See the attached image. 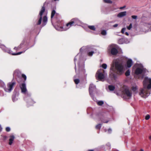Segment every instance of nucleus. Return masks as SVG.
Returning a JSON list of instances; mask_svg holds the SVG:
<instances>
[{"mask_svg":"<svg viewBox=\"0 0 151 151\" xmlns=\"http://www.w3.org/2000/svg\"><path fill=\"white\" fill-rule=\"evenodd\" d=\"M125 7H126L125 6H123L120 7L119 9H122L125 8Z\"/></svg>","mask_w":151,"mask_h":151,"instance_id":"79ce46f5","label":"nucleus"},{"mask_svg":"<svg viewBox=\"0 0 151 151\" xmlns=\"http://www.w3.org/2000/svg\"><path fill=\"white\" fill-rule=\"evenodd\" d=\"M102 67L104 69H106L107 68V65L106 64L104 63L102 65Z\"/></svg>","mask_w":151,"mask_h":151,"instance_id":"7c9ffc66","label":"nucleus"},{"mask_svg":"<svg viewBox=\"0 0 151 151\" xmlns=\"http://www.w3.org/2000/svg\"><path fill=\"white\" fill-rule=\"evenodd\" d=\"M96 90V86L93 84H90L89 88V93L90 95L92 94L93 91Z\"/></svg>","mask_w":151,"mask_h":151,"instance_id":"1a4fd4ad","label":"nucleus"},{"mask_svg":"<svg viewBox=\"0 0 151 151\" xmlns=\"http://www.w3.org/2000/svg\"><path fill=\"white\" fill-rule=\"evenodd\" d=\"M108 131L109 133H110L111 132V129H109Z\"/></svg>","mask_w":151,"mask_h":151,"instance_id":"ea45409f","label":"nucleus"},{"mask_svg":"<svg viewBox=\"0 0 151 151\" xmlns=\"http://www.w3.org/2000/svg\"><path fill=\"white\" fill-rule=\"evenodd\" d=\"M94 52L93 51H92L91 52H88V55L89 56H92L93 53H94Z\"/></svg>","mask_w":151,"mask_h":151,"instance_id":"2f4dec72","label":"nucleus"},{"mask_svg":"<svg viewBox=\"0 0 151 151\" xmlns=\"http://www.w3.org/2000/svg\"><path fill=\"white\" fill-rule=\"evenodd\" d=\"M126 14V12H122L119 13L117 15V17H122L125 16Z\"/></svg>","mask_w":151,"mask_h":151,"instance_id":"dca6fc26","label":"nucleus"},{"mask_svg":"<svg viewBox=\"0 0 151 151\" xmlns=\"http://www.w3.org/2000/svg\"><path fill=\"white\" fill-rule=\"evenodd\" d=\"M4 138L5 139V138H6V136H4Z\"/></svg>","mask_w":151,"mask_h":151,"instance_id":"8fccbe9b","label":"nucleus"},{"mask_svg":"<svg viewBox=\"0 0 151 151\" xmlns=\"http://www.w3.org/2000/svg\"><path fill=\"white\" fill-rule=\"evenodd\" d=\"M104 1L107 3L111 4L112 3V1L111 0H104Z\"/></svg>","mask_w":151,"mask_h":151,"instance_id":"c756f323","label":"nucleus"},{"mask_svg":"<svg viewBox=\"0 0 151 151\" xmlns=\"http://www.w3.org/2000/svg\"><path fill=\"white\" fill-rule=\"evenodd\" d=\"M130 72L129 70H127L125 73V75L126 76H127L130 75Z\"/></svg>","mask_w":151,"mask_h":151,"instance_id":"393cba45","label":"nucleus"},{"mask_svg":"<svg viewBox=\"0 0 151 151\" xmlns=\"http://www.w3.org/2000/svg\"><path fill=\"white\" fill-rule=\"evenodd\" d=\"M115 68L116 73L119 75H121L124 73V67L122 63L116 61L115 63Z\"/></svg>","mask_w":151,"mask_h":151,"instance_id":"f03ea898","label":"nucleus"},{"mask_svg":"<svg viewBox=\"0 0 151 151\" xmlns=\"http://www.w3.org/2000/svg\"><path fill=\"white\" fill-rule=\"evenodd\" d=\"M132 17L133 19H137V16L135 15H132Z\"/></svg>","mask_w":151,"mask_h":151,"instance_id":"58836bf2","label":"nucleus"},{"mask_svg":"<svg viewBox=\"0 0 151 151\" xmlns=\"http://www.w3.org/2000/svg\"><path fill=\"white\" fill-rule=\"evenodd\" d=\"M150 117V115L149 114H147L146 115L145 117V119L146 120H148L149 119Z\"/></svg>","mask_w":151,"mask_h":151,"instance_id":"f704fd0d","label":"nucleus"},{"mask_svg":"<svg viewBox=\"0 0 151 151\" xmlns=\"http://www.w3.org/2000/svg\"><path fill=\"white\" fill-rule=\"evenodd\" d=\"M133 64L132 61L131 59H129L127 61V65L128 68H130Z\"/></svg>","mask_w":151,"mask_h":151,"instance_id":"4468645a","label":"nucleus"},{"mask_svg":"<svg viewBox=\"0 0 151 151\" xmlns=\"http://www.w3.org/2000/svg\"><path fill=\"white\" fill-rule=\"evenodd\" d=\"M28 103L29 104L32 105V104H34L35 102L32 99H29L28 100Z\"/></svg>","mask_w":151,"mask_h":151,"instance_id":"6ab92c4d","label":"nucleus"},{"mask_svg":"<svg viewBox=\"0 0 151 151\" xmlns=\"http://www.w3.org/2000/svg\"><path fill=\"white\" fill-rule=\"evenodd\" d=\"M88 151H94L93 150H88Z\"/></svg>","mask_w":151,"mask_h":151,"instance_id":"a18cd8bd","label":"nucleus"},{"mask_svg":"<svg viewBox=\"0 0 151 151\" xmlns=\"http://www.w3.org/2000/svg\"><path fill=\"white\" fill-rule=\"evenodd\" d=\"M80 23L79 20L77 18H74L72 19L68 23L66 24L67 29H69L72 26H75Z\"/></svg>","mask_w":151,"mask_h":151,"instance_id":"7ed1b4c3","label":"nucleus"},{"mask_svg":"<svg viewBox=\"0 0 151 151\" xmlns=\"http://www.w3.org/2000/svg\"><path fill=\"white\" fill-rule=\"evenodd\" d=\"M125 29H126L125 28H123L122 29L121 32L122 34L124 33V32L125 30Z\"/></svg>","mask_w":151,"mask_h":151,"instance_id":"e433bc0d","label":"nucleus"},{"mask_svg":"<svg viewBox=\"0 0 151 151\" xmlns=\"http://www.w3.org/2000/svg\"><path fill=\"white\" fill-rule=\"evenodd\" d=\"M100 119H101V122H102L103 123H108V122H109V121L108 120H107V121H103L102 119L101 118Z\"/></svg>","mask_w":151,"mask_h":151,"instance_id":"c9c22d12","label":"nucleus"},{"mask_svg":"<svg viewBox=\"0 0 151 151\" xmlns=\"http://www.w3.org/2000/svg\"><path fill=\"white\" fill-rule=\"evenodd\" d=\"M16 83L14 81H12L9 83L7 85L6 88L5 85H4L3 87L5 91L6 92H10L13 89V87L16 85Z\"/></svg>","mask_w":151,"mask_h":151,"instance_id":"20e7f679","label":"nucleus"},{"mask_svg":"<svg viewBox=\"0 0 151 151\" xmlns=\"http://www.w3.org/2000/svg\"><path fill=\"white\" fill-rule=\"evenodd\" d=\"M101 124H98L96 126V129H100L101 127Z\"/></svg>","mask_w":151,"mask_h":151,"instance_id":"4be33fe9","label":"nucleus"},{"mask_svg":"<svg viewBox=\"0 0 151 151\" xmlns=\"http://www.w3.org/2000/svg\"><path fill=\"white\" fill-rule=\"evenodd\" d=\"M20 88L21 90V92L22 93L26 94L27 91L26 84L24 82L19 85Z\"/></svg>","mask_w":151,"mask_h":151,"instance_id":"6e6552de","label":"nucleus"},{"mask_svg":"<svg viewBox=\"0 0 151 151\" xmlns=\"http://www.w3.org/2000/svg\"><path fill=\"white\" fill-rule=\"evenodd\" d=\"M15 75L18 78H19L21 77L22 73H21L18 70H16L15 72Z\"/></svg>","mask_w":151,"mask_h":151,"instance_id":"f3484780","label":"nucleus"},{"mask_svg":"<svg viewBox=\"0 0 151 151\" xmlns=\"http://www.w3.org/2000/svg\"><path fill=\"white\" fill-rule=\"evenodd\" d=\"M75 69L76 71V66H75Z\"/></svg>","mask_w":151,"mask_h":151,"instance_id":"09e8293b","label":"nucleus"},{"mask_svg":"<svg viewBox=\"0 0 151 151\" xmlns=\"http://www.w3.org/2000/svg\"><path fill=\"white\" fill-rule=\"evenodd\" d=\"M22 47L21 45H20L17 47H15L14 48V49L16 50H18L19 49H21Z\"/></svg>","mask_w":151,"mask_h":151,"instance_id":"b1692460","label":"nucleus"},{"mask_svg":"<svg viewBox=\"0 0 151 151\" xmlns=\"http://www.w3.org/2000/svg\"><path fill=\"white\" fill-rule=\"evenodd\" d=\"M101 34L103 35H105L106 34V31L105 30H103L101 32Z\"/></svg>","mask_w":151,"mask_h":151,"instance_id":"c85d7f7f","label":"nucleus"},{"mask_svg":"<svg viewBox=\"0 0 151 151\" xmlns=\"http://www.w3.org/2000/svg\"><path fill=\"white\" fill-rule=\"evenodd\" d=\"M55 14H57L56 13L55 11L54 10H52L51 13V18L52 19Z\"/></svg>","mask_w":151,"mask_h":151,"instance_id":"a211bd4d","label":"nucleus"},{"mask_svg":"<svg viewBox=\"0 0 151 151\" xmlns=\"http://www.w3.org/2000/svg\"><path fill=\"white\" fill-rule=\"evenodd\" d=\"M108 88L110 91H113L114 90L115 87L113 85H109L108 86Z\"/></svg>","mask_w":151,"mask_h":151,"instance_id":"aec40b11","label":"nucleus"},{"mask_svg":"<svg viewBox=\"0 0 151 151\" xmlns=\"http://www.w3.org/2000/svg\"><path fill=\"white\" fill-rule=\"evenodd\" d=\"M143 71V69L139 67L137 68L134 72L135 74L137 75L141 74Z\"/></svg>","mask_w":151,"mask_h":151,"instance_id":"9d476101","label":"nucleus"},{"mask_svg":"<svg viewBox=\"0 0 151 151\" xmlns=\"http://www.w3.org/2000/svg\"><path fill=\"white\" fill-rule=\"evenodd\" d=\"M21 76L24 79V82L27 79V77L24 74H22Z\"/></svg>","mask_w":151,"mask_h":151,"instance_id":"a878e982","label":"nucleus"},{"mask_svg":"<svg viewBox=\"0 0 151 151\" xmlns=\"http://www.w3.org/2000/svg\"><path fill=\"white\" fill-rule=\"evenodd\" d=\"M104 103L103 101H99L97 103V104L99 106H101L104 104Z\"/></svg>","mask_w":151,"mask_h":151,"instance_id":"bb28decb","label":"nucleus"},{"mask_svg":"<svg viewBox=\"0 0 151 151\" xmlns=\"http://www.w3.org/2000/svg\"><path fill=\"white\" fill-rule=\"evenodd\" d=\"M125 34L126 35L128 36L129 35V33L127 32H126L125 33Z\"/></svg>","mask_w":151,"mask_h":151,"instance_id":"c03bdc74","label":"nucleus"},{"mask_svg":"<svg viewBox=\"0 0 151 151\" xmlns=\"http://www.w3.org/2000/svg\"><path fill=\"white\" fill-rule=\"evenodd\" d=\"M132 90L133 92H135L137 90V88L136 86H133L132 87Z\"/></svg>","mask_w":151,"mask_h":151,"instance_id":"cd10ccee","label":"nucleus"},{"mask_svg":"<svg viewBox=\"0 0 151 151\" xmlns=\"http://www.w3.org/2000/svg\"><path fill=\"white\" fill-rule=\"evenodd\" d=\"M74 81L76 84H78L80 82V80L78 79H75L74 80Z\"/></svg>","mask_w":151,"mask_h":151,"instance_id":"5701e85b","label":"nucleus"},{"mask_svg":"<svg viewBox=\"0 0 151 151\" xmlns=\"http://www.w3.org/2000/svg\"><path fill=\"white\" fill-rule=\"evenodd\" d=\"M6 130L7 132H9L10 130V129L9 127H7L6 128Z\"/></svg>","mask_w":151,"mask_h":151,"instance_id":"4c0bfd02","label":"nucleus"},{"mask_svg":"<svg viewBox=\"0 0 151 151\" xmlns=\"http://www.w3.org/2000/svg\"><path fill=\"white\" fill-rule=\"evenodd\" d=\"M110 70H112V71H114V67H112L110 68Z\"/></svg>","mask_w":151,"mask_h":151,"instance_id":"37998d69","label":"nucleus"},{"mask_svg":"<svg viewBox=\"0 0 151 151\" xmlns=\"http://www.w3.org/2000/svg\"><path fill=\"white\" fill-rule=\"evenodd\" d=\"M123 89H124L122 91V92L123 94L126 95L129 98L131 97L132 96V93L129 90L128 87L126 86H124Z\"/></svg>","mask_w":151,"mask_h":151,"instance_id":"423d86ee","label":"nucleus"},{"mask_svg":"<svg viewBox=\"0 0 151 151\" xmlns=\"http://www.w3.org/2000/svg\"><path fill=\"white\" fill-rule=\"evenodd\" d=\"M149 139L150 140H151V136H149Z\"/></svg>","mask_w":151,"mask_h":151,"instance_id":"49530a36","label":"nucleus"},{"mask_svg":"<svg viewBox=\"0 0 151 151\" xmlns=\"http://www.w3.org/2000/svg\"><path fill=\"white\" fill-rule=\"evenodd\" d=\"M10 139H9V143L10 145H11L13 143V142L14 141L15 137L14 135H10L9 137Z\"/></svg>","mask_w":151,"mask_h":151,"instance_id":"2eb2a0df","label":"nucleus"},{"mask_svg":"<svg viewBox=\"0 0 151 151\" xmlns=\"http://www.w3.org/2000/svg\"><path fill=\"white\" fill-rule=\"evenodd\" d=\"M45 11V8L44 5L42 7L41 11L39 13V15L40 16L39 19L37 23V25H40L41 23V21L42 19V16Z\"/></svg>","mask_w":151,"mask_h":151,"instance_id":"0eeeda50","label":"nucleus"},{"mask_svg":"<svg viewBox=\"0 0 151 151\" xmlns=\"http://www.w3.org/2000/svg\"><path fill=\"white\" fill-rule=\"evenodd\" d=\"M143 83V88L140 89L139 94L141 97L145 98L150 93L148 90L151 89V78L145 77Z\"/></svg>","mask_w":151,"mask_h":151,"instance_id":"f257e3e1","label":"nucleus"},{"mask_svg":"<svg viewBox=\"0 0 151 151\" xmlns=\"http://www.w3.org/2000/svg\"><path fill=\"white\" fill-rule=\"evenodd\" d=\"M132 27V23H130L129 26L127 27V29L128 30H130Z\"/></svg>","mask_w":151,"mask_h":151,"instance_id":"72a5a7b5","label":"nucleus"},{"mask_svg":"<svg viewBox=\"0 0 151 151\" xmlns=\"http://www.w3.org/2000/svg\"><path fill=\"white\" fill-rule=\"evenodd\" d=\"M140 151H144V150L142 149H141L140 150Z\"/></svg>","mask_w":151,"mask_h":151,"instance_id":"de8ad7c7","label":"nucleus"},{"mask_svg":"<svg viewBox=\"0 0 151 151\" xmlns=\"http://www.w3.org/2000/svg\"><path fill=\"white\" fill-rule=\"evenodd\" d=\"M118 25L117 24H116L113 25V27H116Z\"/></svg>","mask_w":151,"mask_h":151,"instance_id":"a19ab883","label":"nucleus"},{"mask_svg":"<svg viewBox=\"0 0 151 151\" xmlns=\"http://www.w3.org/2000/svg\"><path fill=\"white\" fill-rule=\"evenodd\" d=\"M7 52L9 53V54H11L12 55H19L23 52H20L17 53H12V52L11 50H7Z\"/></svg>","mask_w":151,"mask_h":151,"instance_id":"ddd939ff","label":"nucleus"},{"mask_svg":"<svg viewBox=\"0 0 151 151\" xmlns=\"http://www.w3.org/2000/svg\"><path fill=\"white\" fill-rule=\"evenodd\" d=\"M88 27L89 29L93 30L94 31L96 29V28L94 26H89Z\"/></svg>","mask_w":151,"mask_h":151,"instance_id":"412c9836","label":"nucleus"},{"mask_svg":"<svg viewBox=\"0 0 151 151\" xmlns=\"http://www.w3.org/2000/svg\"><path fill=\"white\" fill-rule=\"evenodd\" d=\"M105 71L103 69H101L98 70L96 73V76L99 81H102L104 79L105 76L104 74Z\"/></svg>","mask_w":151,"mask_h":151,"instance_id":"39448f33","label":"nucleus"},{"mask_svg":"<svg viewBox=\"0 0 151 151\" xmlns=\"http://www.w3.org/2000/svg\"><path fill=\"white\" fill-rule=\"evenodd\" d=\"M110 76H112V78H115L116 75L114 73H112L110 74Z\"/></svg>","mask_w":151,"mask_h":151,"instance_id":"473e14b6","label":"nucleus"},{"mask_svg":"<svg viewBox=\"0 0 151 151\" xmlns=\"http://www.w3.org/2000/svg\"><path fill=\"white\" fill-rule=\"evenodd\" d=\"M47 17L46 16H45L43 19L42 26H45L47 24Z\"/></svg>","mask_w":151,"mask_h":151,"instance_id":"f8f14e48","label":"nucleus"},{"mask_svg":"<svg viewBox=\"0 0 151 151\" xmlns=\"http://www.w3.org/2000/svg\"><path fill=\"white\" fill-rule=\"evenodd\" d=\"M111 54L113 55H116L118 53L117 50L114 47H112L111 49Z\"/></svg>","mask_w":151,"mask_h":151,"instance_id":"9b49d317","label":"nucleus"}]
</instances>
